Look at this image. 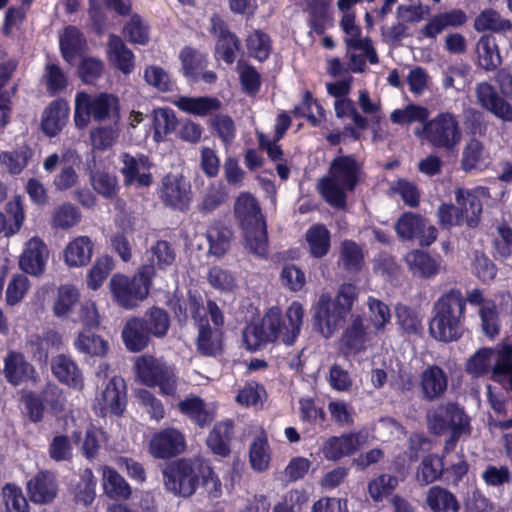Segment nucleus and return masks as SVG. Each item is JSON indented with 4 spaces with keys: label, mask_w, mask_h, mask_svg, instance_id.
I'll return each mask as SVG.
<instances>
[{
    "label": "nucleus",
    "mask_w": 512,
    "mask_h": 512,
    "mask_svg": "<svg viewBox=\"0 0 512 512\" xmlns=\"http://www.w3.org/2000/svg\"><path fill=\"white\" fill-rule=\"evenodd\" d=\"M304 318L303 305L293 301L283 316L278 306H272L258 322L247 325L243 331V342L250 352L265 348L268 344L281 342L293 345L301 331Z\"/></svg>",
    "instance_id": "1"
},
{
    "label": "nucleus",
    "mask_w": 512,
    "mask_h": 512,
    "mask_svg": "<svg viewBox=\"0 0 512 512\" xmlns=\"http://www.w3.org/2000/svg\"><path fill=\"white\" fill-rule=\"evenodd\" d=\"M165 490L174 496L188 498L202 485L210 498L221 496V481L211 466L198 458H178L162 470Z\"/></svg>",
    "instance_id": "2"
},
{
    "label": "nucleus",
    "mask_w": 512,
    "mask_h": 512,
    "mask_svg": "<svg viewBox=\"0 0 512 512\" xmlns=\"http://www.w3.org/2000/svg\"><path fill=\"white\" fill-rule=\"evenodd\" d=\"M466 299L458 288L443 293L433 306V317L429 323V333L440 342H452L462 336L465 320Z\"/></svg>",
    "instance_id": "3"
},
{
    "label": "nucleus",
    "mask_w": 512,
    "mask_h": 512,
    "mask_svg": "<svg viewBox=\"0 0 512 512\" xmlns=\"http://www.w3.org/2000/svg\"><path fill=\"white\" fill-rule=\"evenodd\" d=\"M359 166L353 156H338L330 164L328 175L317 184L323 200L337 209L347 205L346 191H354L359 180Z\"/></svg>",
    "instance_id": "4"
},
{
    "label": "nucleus",
    "mask_w": 512,
    "mask_h": 512,
    "mask_svg": "<svg viewBox=\"0 0 512 512\" xmlns=\"http://www.w3.org/2000/svg\"><path fill=\"white\" fill-rule=\"evenodd\" d=\"M234 217L250 251L266 257L268 254L267 224L256 197L249 192H241L234 203Z\"/></svg>",
    "instance_id": "5"
},
{
    "label": "nucleus",
    "mask_w": 512,
    "mask_h": 512,
    "mask_svg": "<svg viewBox=\"0 0 512 512\" xmlns=\"http://www.w3.org/2000/svg\"><path fill=\"white\" fill-rule=\"evenodd\" d=\"M356 298L355 287L343 284L335 299L328 293L320 295L313 316L314 326L325 338H330L341 327Z\"/></svg>",
    "instance_id": "6"
},
{
    "label": "nucleus",
    "mask_w": 512,
    "mask_h": 512,
    "mask_svg": "<svg viewBox=\"0 0 512 512\" xmlns=\"http://www.w3.org/2000/svg\"><path fill=\"white\" fill-rule=\"evenodd\" d=\"M155 277L154 265H141L132 276L116 273L109 281V289L114 302L124 308L133 309L145 300Z\"/></svg>",
    "instance_id": "7"
},
{
    "label": "nucleus",
    "mask_w": 512,
    "mask_h": 512,
    "mask_svg": "<svg viewBox=\"0 0 512 512\" xmlns=\"http://www.w3.org/2000/svg\"><path fill=\"white\" fill-rule=\"evenodd\" d=\"M135 373L144 385L158 386L165 395L173 394L177 388L174 368L152 355L145 354L137 357Z\"/></svg>",
    "instance_id": "8"
},
{
    "label": "nucleus",
    "mask_w": 512,
    "mask_h": 512,
    "mask_svg": "<svg viewBox=\"0 0 512 512\" xmlns=\"http://www.w3.org/2000/svg\"><path fill=\"white\" fill-rule=\"evenodd\" d=\"M118 108V98L112 94L101 93L91 97L81 91L75 97L74 120L78 127L86 126L91 116L97 121H102L116 114Z\"/></svg>",
    "instance_id": "9"
},
{
    "label": "nucleus",
    "mask_w": 512,
    "mask_h": 512,
    "mask_svg": "<svg viewBox=\"0 0 512 512\" xmlns=\"http://www.w3.org/2000/svg\"><path fill=\"white\" fill-rule=\"evenodd\" d=\"M158 194L164 206L181 212L187 211L192 202L191 184L181 174H166Z\"/></svg>",
    "instance_id": "10"
},
{
    "label": "nucleus",
    "mask_w": 512,
    "mask_h": 512,
    "mask_svg": "<svg viewBox=\"0 0 512 512\" xmlns=\"http://www.w3.org/2000/svg\"><path fill=\"white\" fill-rule=\"evenodd\" d=\"M186 449L185 435L174 427H166L152 434L148 451L155 459H170Z\"/></svg>",
    "instance_id": "11"
},
{
    "label": "nucleus",
    "mask_w": 512,
    "mask_h": 512,
    "mask_svg": "<svg viewBox=\"0 0 512 512\" xmlns=\"http://www.w3.org/2000/svg\"><path fill=\"white\" fill-rule=\"evenodd\" d=\"M2 373L7 383L14 387L28 382H36L38 379V373L33 364L18 350L7 351L3 358Z\"/></svg>",
    "instance_id": "12"
},
{
    "label": "nucleus",
    "mask_w": 512,
    "mask_h": 512,
    "mask_svg": "<svg viewBox=\"0 0 512 512\" xmlns=\"http://www.w3.org/2000/svg\"><path fill=\"white\" fill-rule=\"evenodd\" d=\"M167 306L180 326L186 325L189 317L196 323L205 313L203 299L197 292L189 291L187 297L174 292L167 300Z\"/></svg>",
    "instance_id": "13"
},
{
    "label": "nucleus",
    "mask_w": 512,
    "mask_h": 512,
    "mask_svg": "<svg viewBox=\"0 0 512 512\" xmlns=\"http://www.w3.org/2000/svg\"><path fill=\"white\" fill-rule=\"evenodd\" d=\"M429 421L433 432L438 435L447 430H453L457 425H464V428L471 427L464 409L452 402L435 407L429 415Z\"/></svg>",
    "instance_id": "14"
},
{
    "label": "nucleus",
    "mask_w": 512,
    "mask_h": 512,
    "mask_svg": "<svg viewBox=\"0 0 512 512\" xmlns=\"http://www.w3.org/2000/svg\"><path fill=\"white\" fill-rule=\"evenodd\" d=\"M100 415L122 416L127 406V386L120 376L112 377L98 399Z\"/></svg>",
    "instance_id": "15"
},
{
    "label": "nucleus",
    "mask_w": 512,
    "mask_h": 512,
    "mask_svg": "<svg viewBox=\"0 0 512 512\" xmlns=\"http://www.w3.org/2000/svg\"><path fill=\"white\" fill-rule=\"evenodd\" d=\"M359 448V433L349 432L327 438L323 442L320 452L326 460L336 462L344 457L352 456Z\"/></svg>",
    "instance_id": "16"
},
{
    "label": "nucleus",
    "mask_w": 512,
    "mask_h": 512,
    "mask_svg": "<svg viewBox=\"0 0 512 512\" xmlns=\"http://www.w3.org/2000/svg\"><path fill=\"white\" fill-rule=\"evenodd\" d=\"M466 21L467 16L461 9L437 13L421 27L418 37L419 39L435 40L446 28L462 26Z\"/></svg>",
    "instance_id": "17"
},
{
    "label": "nucleus",
    "mask_w": 512,
    "mask_h": 512,
    "mask_svg": "<svg viewBox=\"0 0 512 512\" xmlns=\"http://www.w3.org/2000/svg\"><path fill=\"white\" fill-rule=\"evenodd\" d=\"M448 375L436 364L428 365L420 374L422 398L432 402L441 398L447 391Z\"/></svg>",
    "instance_id": "18"
},
{
    "label": "nucleus",
    "mask_w": 512,
    "mask_h": 512,
    "mask_svg": "<svg viewBox=\"0 0 512 512\" xmlns=\"http://www.w3.org/2000/svg\"><path fill=\"white\" fill-rule=\"evenodd\" d=\"M48 258V250L43 240L38 237L31 238L20 256L19 266L33 276L44 273Z\"/></svg>",
    "instance_id": "19"
},
{
    "label": "nucleus",
    "mask_w": 512,
    "mask_h": 512,
    "mask_svg": "<svg viewBox=\"0 0 512 512\" xmlns=\"http://www.w3.org/2000/svg\"><path fill=\"white\" fill-rule=\"evenodd\" d=\"M195 324L198 327L197 351L202 356L208 357L221 354L223 351L222 330L210 326L206 313Z\"/></svg>",
    "instance_id": "20"
},
{
    "label": "nucleus",
    "mask_w": 512,
    "mask_h": 512,
    "mask_svg": "<svg viewBox=\"0 0 512 512\" xmlns=\"http://www.w3.org/2000/svg\"><path fill=\"white\" fill-rule=\"evenodd\" d=\"M51 371L54 377L62 384L82 389L84 377L78 364L69 355L58 354L51 360Z\"/></svg>",
    "instance_id": "21"
},
{
    "label": "nucleus",
    "mask_w": 512,
    "mask_h": 512,
    "mask_svg": "<svg viewBox=\"0 0 512 512\" xmlns=\"http://www.w3.org/2000/svg\"><path fill=\"white\" fill-rule=\"evenodd\" d=\"M455 201L458 214L463 218V225L476 228L480 224L483 212V205L479 196L467 189L457 188Z\"/></svg>",
    "instance_id": "22"
},
{
    "label": "nucleus",
    "mask_w": 512,
    "mask_h": 512,
    "mask_svg": "<svg viewBox=\"0 0 512 512\" xmlns=\"http://www.w3.org/2000/svg\"><path fill=\"white\" fill-rule=\"evenodd\" d=\"M58 491L55 477L48 471H40L27 482L29 499L36 504L51 503Z\"/></svg>",
    "instance_id": "23"
},
{
    "label": "nucleus",
    "mask_w": 512,
    "mask_h": 512,
    "mask_svg": "<svg viewBox=\"0 0 512 512\" xmlns=\"http://www.w3.org/2000/svg\"><path fill=\"white\" fill-rule=\"evenodd\" d=\"M491 380L512 391V344L503 343L495 347Z\"/></svg>",
    "instance_id": "24"
},
{
    "label": "nucleus",
    "mask_w": 512,
    "mask_h": 512,
    "mask_svg": "<svg viewBox=\"0 0 512 512\" xmlns=\"http://www.w3.org/2000/svg\"><path fill=\"white\" fill-rule=\"evenodd\" d=\"M121 337L126 349L133 353L143 351L151 341L146 322L144 318L140 317H130L127 319L123 326Z\"/></svg>",
    "instance_id": "25"
},
{
    "label": "nucleus",
    "mask_w": 512,
    "mask_h": 512,
    "mask_svg": "<svg viewBox=\"0 0 512 512\" xmlns=\"http://www.w3.org/2000/svg\"><path fill=\"white\" fill-rule=\"evenodd\" d=\"M476 94L482 107L503 121H512V106L500 97L490 84L486 82L478 84Z\"/></svg>",
    "instance_id": "26"
},
{
    "label": "nucleus",
    "mask_w": 512,
    "mask_h": 512,
    "mask_svg": "<svg viewBox=\"0 0 512 512\" xmlns=\"http://www.w3.org/2000/svg\"><path fill=\"white\" fill-rule=\"evenodd\" d=\"M123 166L120 170L124 177V183L129 186L136 183L139 187H148L152 184L153 178L151 173H139V166L145 169L150 168L149 160L146 156H142L139 160L129 153L122 156Z\"/></svg>",
    "instance_id": "27"
},
{
    "label": "nucleus",
    "mask_w": 512,
    "mask_h": 512,
    "mask_svg": "<svg viewBox=\"0 0 512 512\" xmlns=\"http://www.w3.org/2000/svg\"><path fill=\"white\" fill-rule=\"evenodd\" d=\"M94 244L88 236H78L64 250V260L69 267H82L91 261Z\"/></svg>",
    "instance_id": "28"
},
{
    "label": "nucleus",
    "mask_w": 512,
    "mask_h": 512,
    "mask_svg": "<svg viewBox=\"0 0 512 512\" xmlns=\"http://www.w3.org/2000/svg\"><path fill=\"white\" fill-rule=\"evenodd\" d=\"M406 261L411 273L423 279L433 278L440 271V261L422 250L408 253Z\"/></svg>",
    "instance_id": "29"
},
{
    "label": "nucleus",
    "mask_w": 512,
    "mask_h": 512,
    "mask_svg": "<svg viewBox=\"0 0 512 512\" xmlns=\"http://www.w3.org/2000/svg\"><path fill=\"white\" fill-rule=\"evenodd\" d=\"M107 57L124 74H130L134 70L135 56L118 36L109 37Z\"/></svg>",
    "instance_id": "30"
},
{
    "label": "nucleus",
    "mask_w": 512,
    "mask_h": 512,
    "mask_svg": "<svg viewBox=\"0 0 512 512\" xmlns=\"http://www.w3.org/2000/svg\"><path fill=\"white\" fill-rule=\"evenodd\" d=\"M425 502L432 512H459L461 509L457 497L448 489L438 485L428 489Z\"/></svg>",
    "instance_id": "31"
},
{
    "label": "nucleus",
    "mask_w": 512,
    "mask_h": 512,
    "mask_svg": "<svg viewBox=\"0 0 512 512\" xmlns=\"http://www.w3.org/2000/svg\"><path fill=\"white\" fill-rule=\"evenodd\" d=\"M103 487L110 499L128 500L132 495L130 484L116 469L109 466L103 469Z\"/></svg>",
    "instance_id": "32"
},
{
    "label": "nucleus",
    "mask_w": 512,
    "mask_h": 512,
    "mask_svg": "<svg viewBox=\"0 0 512 512\" xmlns=\"http://www.w3.org/2000/svg\"><path fill=\"white\" fill-rule=\"evenodd\" d=\"M6 214L0 212V234L11 236L22 227L25 214L24 207L19 196L5 205Z\"/></svg>",
    "instance_id": "33"
},
{
    "label": "nucleus",
    "mask_w": 512,
    "mask_h": 512,
    "mask_svg": "<svg viewBox=\"0 0 512 512\" xmlns=\"http://www.w3.org/2000/svg\"><path fill=\"white\" fill-rule=\"evenodd\" d=\"M305 239L312 257L320 259L328 254L331 247V234L324 224L312 225L306 231Z\"/></svg>",
    "instance_id": "34"
},
{
    "label": "nucleus",
    "mask_w": 512,
    "mask_h": 512,
    "mask_svg": "<svg viewBox=\"0 0 512 512\" xmlns=\"http://www.w3.org/2000/svg\"><path fill=\"white\" fill-rule=\"evenodd\" d=\"M74 346L79 352L92 357H105L109 351L108 342L91 330L79 332Z\"/></svg>",
    "instance_id": "35"
},
{
    "label": "nucleus",
    "mask_w": 512,
    "mask_h": 512,
    "mask_svg": "<svg viewBox=\"0 0 512 512\" xmlns=\"http://www.w3.org/2000/svg\"><path fill=\"white\" fill-rule=\"evenodd\" d=\"M178 407L184 415L201 428L210 425L213 421V414L206 409L204 400L199 396L181 400Z\"/></svg>",
    "instance_id": "36"
},
{
    "label": "nucleus",
    "mask_w": 512,
    "mask_h": 512,
    "mask_svg": "<svg viewBox=\"0 0 512 512\" xmlns=\"http://www.w3.org/2000/svg\"><path fill=\"white\" fill-rule=\"evenodd\" d=\"M233 425L231 422H220L210 431L206 443L211 451L221 457L230 454V437Z\"/></svg>",
    "instance_id": "37"
},
{
    "label": "nucleus",
    "mask_w": 512,
    "mask_h": 512,
    "mask_svg": "<svg viewBox=\"0 0 512 512\" xmlns=\"http://www.w3.org/2000/svg\"><path fill=\"white\" fill-rule=\"evenodd\" d=\"M474 28L478 32L506 33L512 30V23L496 10L485 9L475 18Z\"/></svg>",
    "instance_id": "38"
},
{
    "label": "nucleus",
    "mask_w": 512,
    "mask_h": 512,
    "mask_svg": "<svg viewBox=\"0 0 512 512\" xmlns=\"http://www.w3.org/2000/svg\"><path fill=\"white\" fill-rule=\"evenodd\" d=\"M425 219L414 212H404L395 223V230L401 240L419 238L425 228Z\"/></svg>",
    "instance_id": "39"
},
{
    "label": "nucleus",
    "mask_w": 512,
    "mask_h": 512,
    "mask_svg": "<svg viewBox=\"0 0 512 512\" xmlns=\"http://www.w3.org/2000/svg\"><path fill=\"white\" fill-rule=\"evenodd\" d=\"M366 341L367 333L363 319L357 316L344 331L341 338L342 345L348 352L356 354L365 350Z\"/></svg>",
    "instance_id": "40"
},
{
    "label": "nucleus",
    "mask_w": 512,
    "mask_h": 512,
    "mask_svg": "<svg viewBox=\"0 0 512 512\" xmlns=\"http://www.w3.org/2000/svg\"><path fill=\"white\" fill-rule=\"evenodd\" d=\"M70 108L67 101H52L42 113L41 128H63L69 121Z\"/></svg>",
    "instance_id": "41"
},
{
    "label": "nucleus",
    "mask_w": 512,
    "mask_h": 512,
    "mask_svg": "<svg viewBox=\"0 0 512 512\" xmlns=\"http://www.w3.org/2000/svg\"><path fill=\"white\" fill-rule=\"evenodd\" d=\"M86 41L80 31L75 27L65 28L60 37V49L63 58L72 63L77 55L85 49Z\"/></svg>",
    "instance_id": "42"
},
{
    "label": "nucleus",
    "mask_w": 512,
    "mask_h": 512,
    "mask_svg": "<svg viewBox=\"0 0 512 512\" xmlns=\"http://www.w3.org/2000/svg\"><path fill=\"white\" fill-rule=\"evenodd\" d=\"M428 117L429 111L426 107L408 104L403 108L395 109L390 115V120L392 124L398 126H408L414 123H420L425 126Z\"/></svg>",
    "instance_id": "43"
},
{
    "label": "nucleus",
    "mask_w": 512,
    "mask_h": 512,
    "mask_svg": "<svg viewBox=\"0 0 512 512\" xmlns=\"http://www.w3.org/2000/svg\"><path fill=\"white\" fill-rule=\"evenodd\" d=\"M339 262L348 272H359L364 264L362 248L353 240H344L340 247Z\"/></svg>",
    "instance_id": "44"
},
{
    "label": "nucleus",
    "mask_w": 512,
    "mask_h": 512,
    "mask_svg": "<svg viewBox=\"0 0 512 512\" xmlns=\"http://www.w3.org/2000/svg\"><path fill=\"white\" fill-rule=\"evenodd\" d=\"M32 156V149L24 145L13 151L2 152L0 154V162L6 166L10 174L19 175L27 167Z\"/></svg>",
    "instance_id": "45"
},
{
    "label": "nucleus",
    "mask_w": 512,
    "mask_h": 512,
    "mask_svg": "<svg viewBox=\"0 0 512 512\" xmlns=\"http://www.w3.org/2000/svg\"><path fill=\"white\" fill-rule=\"evenodd\" d=\"M149 252L151 254V263L149 265H154L155 269L166 271L176 261V250L166 240H157L151 245Z\"/></svg>",
    "instance_id": "46"
},
{
    "label": "nucleus",
    "mask_w": 512,
    "mask_h": 512,
    "mask_svg": "<svg viewBox=\"0 0 512 512\" xmlns=\"http://www.w3.org/2000/svg\"><path fill=\"white\" fill-rule=\"evenodd\" d=\"M23 412L32 423H40L45 415V403L38 391L23 390L20 396Z\"/></svg>",
    "instance_id": "47"
},
{
    "label": "nucleus",
    "mask_w": 512,
    "mask_h": 512,
    "mask_svg": "<svg viewBox=\"0 0 512 512\" xmlns=\"http://www.w3.org/2000/svg\"><path fill=\"white\" fill-rule=\"evenodd\" d=\"M443 473V458L435 454H428L423 458L418 468L417 480L423 485H428L439 480Z\"/></svg>",
    "instance_id": "48"
},
{
    "label": "nucleus",
    "mask_w": 512,
    "mask_h": 512,
    "mask_svg": "<svg viewBox=\"0 0 512 512\" xmlns=\"http://www.w3.org/2000/svg\"><path fill=\"white\" fill-rule=\"evenodd\" d=\"M209 253L217 258L223 257L230 249L233 231L226 226L212 227L207 234Z\"/></svg>",
    "instance_id": "49"
},
{
    "label": "nucleus",
    "mask_w": 512,
    "mask_h": 512,
    "mask_svg": "<svg viewBox=\"0 0 512 512\" xmlns=\"http://www.w3.org/2000/svg\"><path fill=\"white\" fill-rule=\"evenodd\" d=\"M143 318L151 337L163 338L166 336L170 327V319L166 310L153 306L146 312Z\"/></svg>",
    "instance_id": "50"
},
{
    "label": "nucleus",
    "mask_w": 512,
    "mask_h": 512,
    "mask_svg": "<svg viewBox=\"0 0 512 512\" xmlns=\"http://www.w3.org/2000/svg\"><path fill=\"white\" fill-rule=\"evenodd\" d=\"M479 65L486 70L496 68L501 58L494 37L482 36L477 43Z\"/></svg>",
    "instance_id": "51"
},
{
    "label": "nucleus",
    "mask_w": 512,
    "mask_h": 512,
    "mask_svg": "<svg viewBox=\"0 0 512 512\" xmlns=\"http://www.w3.org/2000/svg\"><path fill=\"white\" fill-rule=\"evenodd\" d=\"M361 33V28L345 33L343 41L346 45L347 53H350L352 50H360L371 64H377L378 56L373 47L372 40L369 37H362Z\"/></svg>",
    "instance_id": "52"
},
{
    "label": "nucleus",
    "mask_w": 512,
    "mask_h": 512,
    "mask_svg": "<svg viewBox=\"0 0 512 512\" xmlns=\"http://www.w3.org/2000/svg\"><path fill=\"white\" fill-rule=\"evenodd\" d=\"M396 318L404 333L418 336L423 333L422 319L415 309L407 305H398L396 307Z\"/></svg>",
    "instance_id": "53"
},
{
    "label": "nucleus",
    "mask_w": 512,
    "mask_h": 512,
    "mask_svg": "<svg viewBox=\"0 0 512 512\" xmlns=\"http://www.w3.org/2000/svg\"><path fill=\"white\" fill-rule=\"evenodd\" d=\"M179 59L186 77L196 80L206 65L205 56L195 49L185 47L180 51Z\"/></svg>",
    "instance_id": "54"
},
{
    "label": "nucleus",
    "mask_w": 512,
    "mask_h": 512,
    "mask_svg": "<svg viewBox=\"0 0 512 512\" xmlns=\"http://www.w3.org/2000/svg\"><path fill=\"white\" fill-rule=\"evenodd\" d=\"M175 104L182 111L195 115H205L219 107V101L211 97H180Z\"/></svg>",
    "instance_id": "55"
},
{
    "label": "nucleus",
    "mask_w": 512,
    "mask_h": 512,
    "mask_svg": "<svg viewBox=\"0 0 512 512\" xmlns=\"http://www.w3.org/2000/svg\"><path fill=\"white\" fill-rule=\"evenodd\" d=\"M93 189L105 199H114L119 193L117 177L106 171H94L90 176Z\"/></svg>",
    "instance_id": "56"
},
{
    "label": "nucleus",
    "mask_w": 512,
    "mask_h": 512,
    "mask_svg": "<svg viewBox=\"0 0 512 512\" xmlns=\"http://www.w3.org/2000/svg\"><path fill=\"white\" fill-rule=\"evenodd\" d=\"M462 130H415L418 137H425L434 147L453 148L462 137Z\"/></svg>",
    "instance_id": "57"
},
{
    "label": "nucleus",
    "mask_w": 512,
    "mask_h": 512,
    "mask_svg": "<svg viewBox=\"0 0 512 512\" xmlns=\"http://www.w3.org/2000/svg\"><path fill=\"white\" fill-rule=\"evenodd\" d=\"M42 82L49 95L54 96L63 92L68 86V78L62 69L55 63H47Z\"/></svg>",
    "instance_id": "58"
},
{
    "label": "nucleus",
    "mask_w": 512,
    "mask_h": 512,
    "mask_svg": "<svg viewBox=\"0 0 512 512\" xmlns=\"http://www.w3.org/2000/svg\"><path fill=\"white\" fill-rule=\"evenodd\" d=\"M495 348H480L466 363V372L474 377L486 375L491 368V360H494Z\"/></svg>",
    "instance_id": "59"
},
{
    "label": "nucleus",
    "mask_w": 512,
    "mask_h": 512,
    "mask_svg": "<svg viewBox=\"0 0 512 512\" xmlns=\"http://www.w3.org/2000/svg\"><path fill=\"white\" fill-rule=\"evenodd\" d=\"M80 294L78 289L70 284L61 285L58 289L57 298L53 305V312L57 317L67 315L79 302Z\"/></svg>",
    "instance_id": "60"
},
{
    "label": "nucleus",
    "mask_w": 512,
    "mask_h": 512,
    "mask_svg": "<svg viewBox=\"0 0 512 512\" xmlns=\"http://www.w3.org/2000/svg\"><path fill=\"white\" fill-rule=\"evenodd\" d=\"M228 199V192L221 183L211 184L208 186L198 210L202 214H209L218 209Z\"/></svg>",
    "instance_id": "61"
},
{
    "label": "nucleus",
    "mask_w": 512,
    "mask_h": 512,
    "mask_svg": "<svg viewBox=\"0 0 512 512\" xmlns=\"http://www.w3.org/2000/svg\"><path fill=\"white\" fill-rule=\"evenodd\" d=\"M81 219L79 209L71 203H63L54 209L52 226L55 228L69 229Z\"/></svg>",
    "instance_id": "62"
},
{
    "label": "nucleus",
    "mask_w": 512,
    "mask_h": 512,
    "mask_svg": "<svg viewBox=\"0 0 512 512\" xmlns=\"http://www.w3.org/2000/svg\"><path fill=\"white\" fill-rule=\"evenodd\" d=\"M3 506L11 512H29V504L22 489L13 483H7L2 489Z\"/></svg>",
    "instance_id": "63"
},
{
    "label": "nucleus",
    "mask_w": 512,
    "mask_h": 512,
    "mask_svg": "<svg viewBox=\"0 0 512 512\" xmlns=\"http://www.w3.org/2000/svg\"><path fill=\"white\" fill-rule=\"evenodd\" d=\"M308 501L307 493L302 489H291L286 492L282 500L278 502L273 512H301L302 507Z\"/></svg>",
    "instance_id": "64"
}]
</instances>
